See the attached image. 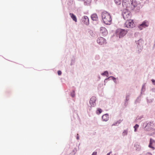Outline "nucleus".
Segmentation results:
<instances>
[{
	"label": "nucleus",
	"instance_id": "obj_17",
	"mask_svg": "<svg viewBox=\"0 0 155 155\" xmlns=\"http://www.w3.org/2000/svg\"><path fill=\"white\" fill-rule=\"evenodd\" d=\"M91 0H84V3L85 5H88L91 2Z\"/></svg>",
	"mask_w": 155,
	"mask_h": 155
},
{
	"label": "nucleus",
	"instance_id": "obj_1",
	"mask_svg": "<svg viewBox=\"0 0 155 155\" xmlns=\"http://www.w3.org/2000/svg\"><path fill=\"white\" fill-rule=\"evenodd\" d=\"M101 16L103 21L105 24L107 25L111 24L112 19L109 14L106 12H104L102 13Z\"/></svg>",
	"mask_w": 155,
	"mask_h": 155
},
{
	"label": "nucleus",
	"instance_id": "obj_3",
	"mask_svg": "<svg viewBox=\"0 0 155 155\" xmlns=\"http://www.w3.org/2000/svg\"><path fill=\"white\" fill-rule=\"evenodd\" d=\"M153 124L152 122L147 121L143 125V127L146 131H149L153 128Z\"/></svg>",
	"mask_w": 155,
	"mask_h": 155
},
{
	"label": "nucleus",
	"instance_id": "obj_4",
	"mask_svg": "<svg viewBox=\"0 0 155 155\" xmlns=\"http://www.w3.org/2000/svg\"><path fill=\"white\" fill-rule=\"evenodd\" d=\"M143 41L142 39H140L136 42V50L139 53L141 52L143 48Z\"/></svg>",
	"mask_w": 155,
	"mask_h": 155
},
{
	"label": "nucleus",
	"instance_id": "obj_29",
	"mask_svg": "<svg viewBox=\"0 0 155 155\" xmlns=\"http://www.w3.org/2000/svg\"><path fill=\"white\" fill-rule=\"evenodd\" d=\"M58 75H61V71H58Z\"/></svg>",
	"mask_w": 155,
	"mask_h": 155
},
{
	"label": "nucleus",
	"instance_id": "obj_34",
	"mask_svg": "<svg viewBox=\"0 0 155 155\" xmlns=\"http://www.w3.org/2000/svg\"><path fill=\"white\" fill-rule=\"evenodd\" d=\"M134 131H136V125L134 126Z\"/></svg>",
	"mask_w": 155,
	"mask_h": 155
},
{
	"label": "nucleus",
	"instance_id": "obj_32",
	"mask_svg": "<svg viewBox=\"0 0 155 155\" xmlns=\"http://www.w3.org/2000/svg\"><path fill=\"white\" fill-rule=\"evenodd\" d=\"M151 91L152 92H155V88H152L151 89Z\"/></svg>",
	"mask_w": 155,
	"mask_h": 155
},
{
	"label": "nucleus",
	"instance_id": "obj_22",
	"mask_svg": "<svg viewBox=\"0 0 155 155\" xmlns=\"http://www.w3.org/2000/svg\"><path fill=\"white\" fill-rule=\"evenodd\" d=\"M102 112V110L100 108H98L97 111V113L98 114H101Z\"/></svg>",
	"mask_w": 155,
	"mask_h": 155
},
{
	"label": "nucleus",
	"instance_id": "obj_14",
	"mask_svg": "<svg viewBox=\"0 0 155 155\" xmlns=\"http://www.w3.org/2000/svg\"><path fill=\"white\" fill-rule=\"evenodd\" d=\"M109 118V115L107 114H104L102 117V119L104 121H107L108 120Z\"/></svg>",
	"mask_w": 155,
	"mask_h": 155
},
{
	"label": "nucleus",
	"instance_id": "obj_13",
	"mask_svg": "<svg viewBox=\"0 0 155 155\" xmlns=\"http://www.w3.org/2000/svg\"><path fill=\"white\" fill-rule=\"evenodd\" d=\"M155 142V141L154 140L152 139V138L150 139V143L148 145V147L151 148L153 149V150L154 149V147L152 146V144Z\"/></svg>",
	"mask_w": 155,
	"mask_h": 155
},
{
	"label": "nucleus",
	"instance_id": "obj_18",
	"mask_svg": "<svg viewBox=\"0 0 155 155\" xmlns=\"http://www.w3.org/2000/svg\"><path fill=\"white\" fill-rule=\"evenodd\" d=\"M115 3L117 5H120L122 2V0H114Z\"/></svg>",
	"mask_w": 155,
	"mask_h": 155
},
{
	"label": "nucleus",
	"instance_id": "obj_25",
	"mask_svg": "<svg viewBox=\"0 0 155 155\" xmlns=\"http://www.w3.org/2000/svg\"><path fill=\"white\" fill-rule=\"evenodd\" d=\"M140 146H139L138 145H136V150H140Z\"/></svg>",
	"mask_w": 155,
	"mask_h": 155
},
{
	"label": "nucleus",
	"instance_id": "obj_5",
	"mask_svg": "<svg viewBox=\"0 0 155 155\" xmlns=\"http://www.w3.org/2000/svg\"><path fill=\"white\" fill-rule=\"evenodd\" d=\"M122 7L120 8V9H127L129 7L130 3L129 0H123L122 2Z\"/></svg>",
	"mask_w": 155,
	"mask_h": 155
},
{
	"label": "nucleus",
	"instance_id": "obj_20",
	"mask_svg": "<svg viewBox=\"0 0 155 155\" xmlns=\"http://www.w3.org/2000/svg\"><path fill=\"white\" fill-rule=\"evenodd\" d=\"M147 103H151L153 102V98L149 99L148 98V97H147Z\"/></svg>",
	"mask_w": 155,
	"mask_h": 155
},
{
	"label": "nucleus",
	"instance_id": "obj_27",
	"mask_svg": "<svg viewBox=\"0 0 155 155\" xmlns=\"http://www.w3.org/2000/svg\"><path fill=\"white\" fill-rule=\"evenodd\" d=\"M71 96L72 97H74L75 96V93H74V91H73L71 93Z\"/></svg>",
	"mask_w": 155,
	"mask_h": 155
},
{
	"label": "nucleus",
	"instance_id": "obj_23",
	"mask_svg": "<svg viewBox=\"0 0 155 155\" xmlns=\"http://www.w3.org/2000/svg\"><path fill=\"white\" fill-rule=\"evenodd\" d=\"M127 130H125L123 132L122 134L123 136H125L127 134Z\"/></svg>",
	"mask_w": 155,
	"mask_h": 155
},
{
	"label": "nucleus",
	"instance_id": "obj_10",
	"mask_svg": "<svg viewBox=\"0 0 155 155\" xmlns=\"http://www.w3.org/2000/svg\"><path fill=\"white\" fill-rule=\"evenodd\" d=\"M98 43L100 45H102L106 43V40L104 38L101 37L98 38L97 40Z\"/></svg>",
	"mask_w": 155,
	"mask_h": 155
},
{
	"label": "nucleus",
	"instance_id": "obj_11",
	"mask_svg": "<svg viewBox=\"0 0 155 155\" xmlns=\"http://www.w3.org/2000/svg\"><path fill=\"white\" fill-rule=\"evenodd\" d=\"M82 20L83 22L85 25H89V20L88 17L87 16H84L82 18Z\"/></svg>",
	"mask_w": 155,
	"mask_h": 155
},
{
	"label": "nucleus",
	"instance_id": "obj_7",
	"mask_svg": "<svg viewBox=\"0 0 155 155\" xmlns=\"http://www.w3.org/2000/svg\"><path fill=\"white\" fill-rule=\"evenodd\" d=\"M149 25V23L147 21H145L142 23L140 25L139 28L140 29H142V28H145L146 27H147Z\"/></svg>",
	"mask_w": 155,
	"mask_h": 155
},
{
	"label": "nucleus",
	"instance_id": "obj_12",
	"mask_svg": "<svg viewBox=\"0 0 155 155\" xmlns=\"http://www.w3.org/2000/svg\"><path fill=\"white\" fill-rule=\"evenodd\" d=\"M92 20L94 21H97L98 20V17L97 15L96 14H92L91 16Z\"/></svg>",
	"mask_w": 155,
	"mask_h": 155
},
{
	"label": "nucleus",
	"instance_id": "obj_36",
	"mask_svg": "<svg viewBox=\"0 0 155 155\" xmlns=\"http://www.w3.org/2000/svg\"><path fill=\"white\" fill-rule=\"evenodd\" d=\"M155 46V39L154 41V44L153 45V46L154 47Z\"/></svg>",
	"mask_w": 155,
	"mask_h": 155
},
{
	"label": "nucleus",
	"instance_id": "obj_30",
	"mask_svg": "<svg viewBox=\"0 0 155 155\" xmlns=\"http://www.w3.org/2000/svg\"><path fill=\"white\" fill-rule=\"evenodd\" d=\"M97 152H94L92 155H97Z\"/></svg>",
	"mask_w": 155,
	"mask_h": 155
},
{
	"label": "nucleus",
	"instance_id": "obj_24",
	"mask_svg": "<svg viewBox=\"0 0 155 155\" xmlns=\"http://www.w3.org/2000/svg\"><path fill=\"white\" fill-rule=\"evenodd\" d=\"M102 74L107 76L108 74V72L107 71H105Z\"/></svg>",
	"mask_w": 155,
	"mask_h": 155
},
{
	"label": "nucleus",
	"instance_id": "obj_37",
	"mask_svg": "<svg viewBox=\"0 0 155 155\" xmlns=\"http://www.w3.org/2000/svg\"><path fill=\"white\" fill-rule=\"evenodd\" d=\"M77 139H78V137H77Z\"/></svg>",
	"mask_w": 155,
	"mask_h": 155
},
{
	"label": "nucleus",
	"instance_id": "obj_6",
	"mask_svg": "<svg viewBox=\"0 0 155 155\" xmlns=\"http://www.w3.org/2000/svg\"><path fill=\"white\" fill-rule=\"evenodd\" d=\"M127 33V31L125 30H117L116 32L117 36L119 37L120 38L124 36Z\"/></svg>",
	"mask_w": 155,
	"mask_h": 155
},
{
	"label": "nucleus",
	"instance_id": "obj_19",
	"mask_svg": "<svg viewBox=\"0 0 155 155\" xmlns=\"http://www.w3.org/2000/svg\"><path fill=\"white\" fill-rule=\"evenodd\" d=\"M145 89H146V88H145V84H144L142 85V88L141 89V94H142V92H144V91H145Z\"/></svg>",
	"mask_w": 155,
	"mask_h": 155
},
{
	"label": "nucleus",
	"instance_id": "obj_21",
	"mask_svg": "<svg viewBox=\"0 0 155 155\" xmlns=\"http://www.w3.org/2000/svg\"><path fill=\"white\" fill-rule=\"evenodd\" d=\"M131 4L133 5L134 7L136 5V0H130Z\"/></svg>",
	"mask_w": 155,
	"mask_h": 155
},
{
	"label": "nucleus",
	"instance_id": "obj_9",
	"mask_svg": "<svg viewBox=\"0 0 155 155\" xmlns=\"http://www.w3.org/2000/svg\"><path fill=\"white\" fill-rule=\"evenodd\" d=\"M125 26L127 28H132L134 26V22L132 21H127L125 24Z\"/></svg>",
	"mask_w": 155,
	"mask_h": 155
},
{
	"label": "nucleus",
	"instance_id": "obj_28",
	"mask_svg": "<svg viewBox=\"0 0 155 155\" xmlns=\"http://www.w3.org/2000/svg\"><path fill=\"white\" fill-rule=\"evenodd\" d=\"M151 81L153 84L154 85H155V80L154 79H152Z\"/></svg>",
	"mask_w": 155,
	"mask_h": 155
},
{
	"label": "nucleus",
	"instance_id": "obj_38",
	"mask_svg": "<svg viewBox=\"0 0 155 155\" xmlns=\"http://www.w3.org/2000/svg\"><path fill=\"white\" fill-rule=\"evenodd\" d=\"M107 155H109V153H108Z\"/></svg>",
	"mask_w": 155,
	"mask_h": 155
},
{
	"label": "nucleus",
	"instance_id": "obj_26",
	"mask_svg": "<svg viewBox=\"0 0 155 155\" xmlns=\"http://www.w3.org/2000/svg\"><path fill=\"white\" fill-rule=\"evenodd\" d=\"M141 100V96H139L137 97V99H136V102H139Z\"/></svg>",
	"mask_w": 155,
	"mask_h": 155
},
{
	"label": "nucleus",
	"instance_id": "obj_31",
	"mask_svg": "<svg viewBox=\"0 0 155 155\" xmlns=\"http://www.w3.org/2000/svg\"><path fill=\"white\" fill-rule=\"evenodd\" d=\"M146 155H152V154L150 153H146Z\"/></svg>",
	"mask_w": 155,
	"mask_h": 155
},
{
	"label": "nucleus",
	"instance_id": "obj_15",
	"mask_svg": "<svg viewBox=\"0 0 155 155\" xmlns=\"http://www.w3.org/2000/svg\"><path fill=\"white\" fill-rule=\"evenodd\" d=\"M70 15L74 21L75 22H77V18L75 15L73 13H70Z\"/></svg>",
	"mask_w": 155,
	"mask_h": 155
},
{
	"label": "nucleus",
	"instance_id": "obj_35",
	"mask_svg": "<svg viewBox=\"0 0 155 155\" xmlns=\"http://www.w3.org/2000/svg\"><path fill=\"white\" fill-rule=\"evenodd\" d=\"M140 117H139L138 118V117H136V120H138L139 119H140Z\"/></svg>",
	"mask_w": 155,
	"mask_h": 155
},
{
	"label": "nucleus",
	"instance_id": "obj_2",
	"mask_svg": "<svg viewBox=\"0 0 155 155\" xmlns=\"http://www.w3.org/2000/svg\"><path fill=\"white\" fill-rule=\"evenodd\" d=\"M120 10L122 11V14L124 18L126 20H129L131 17L130 12L127 9H121Z\"/></svg>",
	"mask_w": 155,
	"mask_h": 155
},
{
	"label": "nucleus",
	"instance_id": "obj_33",
	"mask_svg": "<svg viewBox=\"0 0 155 155\" xmlns=\"http://www.w3.org/2000/svg\"><path fill=\"white\" fill-rule=\"evenodd\" d=\"M139 126L137 124H136V130L139 127Z\"/></svg>",
	"mask_w": 155,
	"mask_h": 155
},
{
	"label": "nucleus",
	"instance_id": "obj_8",
	"mask_svg": "<svg viewBox=\"0 0 155 155\" xmlns=\"http://www.w3.org/2000/svg\"><path fill=\"white\" fill-rule=\"evenodd\" d=\"M96 98L95 96L92 97L90 101V104L92 107H94L96 105L95 102Z\"/></svg>",
	"mask_w": 155,
	"mask_h": 155
},
{
	"label": "nucleus",
	"instance_id": "obj_16",
	"mask_svg": "<svg viewBox=\"0 0 155 155\" xmlns=\"http://www.w3.org/2000/svg\"><path fill=\"white\" fill-rule=\"evenodd\" d=\"M103 36H105L107 35L108 34V32L107 30H100Z\"/></svg>",
	"mask_w": 155,
	"mask_h": 155
}]
</instances>
